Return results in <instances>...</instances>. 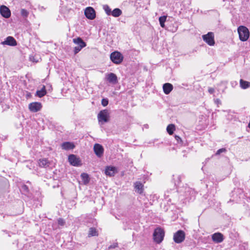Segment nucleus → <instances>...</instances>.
Segmentation results:
<instances>
[{
  "mask_svg": "<svg viewBox=\"0 0 250 250\" xmlns=\"http://www.w3.org/2000/svg\"><path fill=\"white\" fill-rule=\"evenodd\" d=\"M238 33L239 39L241 41H246L249 38L250 32L248 29L244 26H240L238 28Z\"/></svg>",
  "mask_w": 250,
  "mask_h": 250,
  "instance_id": "nucleus-1",
  "label": "nucleus"
},
{
  "mask_svg": "<svg viewBox=\"0 0 250 250\" xmlns=\"http://www.w3.org/2000/svg\"><path fill=\"white\" fill-rule=\"evenodd\" d=\"M110 113L108 110L104 109L100 111L98 114V119L99 122L101 124H104L109 121Z\"/></svg>",
  "mask_w": 250,
  "mask_h": 250,
  "instance_id": "nucleus-2",
  "label": "nucleus"
},
{
  "mask_svg": "<svg viewBox=\"0 0 250 250\" xmlns=\"http://www.w3.org/2000/svg\"><path fill=\"white\" fill-rule=\"evenodd\" d=\"M153 239L157 243H160L164 239L165 231L161 228H157L155 229L153 232Z\"/></svg>",
  "mask_w": 250,
  "mask_h": 250,
  "instance_id": "nucleus-3",
  "label": "nucleus"
},
{
  "mask_svg": "<svg viewBox=\"0 0 250 250\" xmlns=\"http://www.w3.org/2000/svg\"><path fill=\"white\" fill-rule=\"evenodd\" d=\"M73 41L74 43L78 45L74 48V53L75 54H77L86 45V43L80 37L74 39Z\"/></svg>",
  "mask_w": 250,
  "mask_h": 250,
  "instance_id": "nucleus-4",
  "label": "nucleus"
},
{
  "mask_svg": "<svg viewBox=\"0 0 250 250\" xmlns=\"http://www.w3.org/2000/svg\"><path fill=\"white\" fill-rule=\"evenodd\" d=\"M110 58L113 63L119 64L122 62L124 57L120 52L114 51L110 54Z\"/></svg>",
  "mask_w": 250,
  "mask_h": 250,
  "instance_id": "nucleus-5",
  "label": "nucleus"
},
{
  "mask_svg": "<svg viewBox=\"0 0 250 250\" xmlns=\"http://www.w3.org/2000/svg\"><path fill=\"white\" fill-rule=\"evenodd\" d=\"M202 39L209 46H213L215 44L214 36L213 32H209L207 34L202 35Z\"/></svg>",
  "mask_w": 250,
  "mask_h": 250,
  "instance_id": "nucleus-6",
  "label": "nucleus"
},
{
  "mask_svg": "<svg viewBox=\"0 0 250 250\" xmlns=\"http://www.w3.org/2000/svg\"><path fill=\"white\" fill-rule=\"evenodd\" d=\"M185 239V233L182 230H179L174 233L173 240L177 244L182 243Z\"/></svg>",
  "mask_w": 250,
  "mask_h": 250,
  "instance_id": "nucleus-7",
  "label": "nucleus"
},
{
  "mask_svg": "<svg viewBox=\"0 0 250 250\" xmlns=\"http://www.w3.org/2000/svg\"><path fill=\"white\" fill-rule=\"evenodd\" d=\"M105 80L112 84H116L118 82L116 75L111 72L105 74Z\"/></svg>",
  "mask_w": 250,
  "mask_h": 250,
  "instance_id": "nucleus-8",
  "label": "nucleus"
},
{
  "mask_svg": "<svg viewBox=\"0 0 250 250\" xmlns=\"http://www.w3.org/2000/svg\"><path fill=\"white\" fill-rule=\"evenodd\" d=\"M68 159L69 163L73 166L78 167L82 165L80 159L74 154L69 155Z\"/></svg>",
  "mask_w": 250,
  "mask_h": 250,
  "instance_id": "nucleus-9",
  "label": "nucleus"
},
{
  "mask_svg": "<svg viewBox=\"0 0 250 250\" xmlns=\"http://www.w3.org/2000/svg\"><path fill=\"white\" fill-rule=\"evenodd\" d=\"M117 172V168L112 166H106L104 170L105 174L109 177L114 176Z\"/></svg>",
  "mask_w": 250,
  "mask_h": 250,
  "instance_id": "nucleus-10",
  "label": "nucleus"
},
{
  "mask_svg": "<svg viewBox=\"0 0 250 250\" xmlns=\"http://www.w3.org/2000/svg\"><path fill=\"white\" fill-rule=\"evenodd\" d=\"M84 15L87 19L90 20H93L96 17L95 11L91 7H88L85 9Z\"/></svg>",
  "mask_w": 250,
  "mask_h": 250,
  "instance_id": "nucleus-11",
  "label": "nucleus"
},
{
  "mask_svg": "<svg viewBox=\"0 0 250 250\" xmlns=\"http://www.w3.org/2000/svg\"><path fill=\"white\" fill-rule=\"evenodd\" d=\"M28 107L31 112H37L41 109L42 105L41 103L33 102L29 104Z\"/></svg>",
  "mask_w": 250,
  "mask_h": 250,
  "instance_id": "nucleus-12",
  "label": "nucleus"
},
{
  "mask_svg": "<svg viewBox=\"0 0 250 250\" xmlns=\"http://www.w3.org/2000/svg\"><path fill=\"white\" fill-rule=\"evenodd\" d=\"M0 13L1 15L5 18H8L11 16V11L10 9L5 5L0 6Z\"/></svg>",
  "mask_w": 250,
  "mask_h": 250,
  "instance_id": "nucleus-13",
  "label": "nucleus"
},
{
  "mask_svg": "<svg viewBox=\"0 0 250 250\" xmlns=\"http://www.w3.org/2000/svg\"><path fill=\"white\" fill-rule=\"evenodd\" d=\"M1 44L3 45L15 46L17 45V42L13 37L8 36L3 42H1Z\"/></svg>",
  "mask_w": 250,
  "mask_h": 250,
  "instance_id": "nucleus-14",
  "label": "nucleus"
},
{
  "mask_svg": "<svg viewBox=\"0 0 250 250\" xmlns=\"http://www.w3.org/2000/svg\"><path fill=\"white\" fill-rule=\"evenodd\" d=\"M94 151L98 157H101L103 154L104 148L102 145L96 144L94 146Z\"/></svg>",
  "mask_w": 250,
  "mask_h": 250,
  "instance_id": "nucleus-15",
  "label": "nucleus"
},
{
  "mask_svg": "<svg viewBox=\"0 0 250 250\" xmlns=\"http://www.w3.org/2000/svg\"><path fill=\"white\" fill-rule=\"evenodd\" d=\"M212 240L216 243H220L224 240L223 235L220 232H216L212 235Z\"/></svg>",
  "mask_w": 250,
  "mask_h": 250,
  "instance_id": "nucleus-16",
  "label": "nucleus"
},
{
  "mask_svg": "<svg viewBox=\"0 0 250 250\" xmlns=\"http://www.w3.org/2000/svg\"><path fill=\"white\" fill-rule=\"evenodd\" d=\"M173 88V87L172 84L170 83H166L164 84L163 86L164 92L167 95L170 93V92L172 90Z\"/></svg>",
  "mask_w": 250,
  "mask_h": 250,
  "instance_id": "nucleus-17",
  "label": "nucleus"
},
{
  "mask_svg": "<svg viewBox=\"0 0 250 250\" xmlns=\"http://www.w3.org/2000/svg\"><path fill=\"white\" fill-rule=\"evenodd\" d=\"M62 147L65 150H70L73 149L75 147V145L72 143L66 142L62 144Z\"/></svg>",
  "mask_w": 250,
  "mask_h": 250,
  "instance_id": "nucleus-18",
  "label": "nucleus"
},
{
  "mask_svg": "<svg viewBox=\"0 0 250 250\" xmlns=\"http://www.w3.org/2000/svg\"><path fill=\"white\" fill-rule=\"evenodd\" d=\"M46 94V90L45 89V86L43 85L42 87L40 90H38L36 91L35 94V96L40 98H42Z\"/></svg>",
  "mask_w": 250,
  "mask_h": 250,
  "instance_id": "nucleus-19",
  "label": "nucleus"
},
{
  "mask_svg": "<svg viewBox=\"0 0 250 250\" xmlns=\"http://www.w3.org/2000/svg\"><path fill=\"white\" fill-rule=\"evenodd\" d=\"M112 13L111 15L113 17L117 18L121 16L122 14V11L119 8H115L113 11H112Z\"/></svg>",
  "mask_w": 250,
  "mask_h": 250,
  "instance_id": "nucleus-20",
  "label": "nucleus"
},
{
  "mask_svg": "<svg viewBox=\"0 0 250 250\" xmlns=\"http://www.w3.org/2000/svg\"><path fill=\"white\" fill-rule=\"evenodd\" d=\"M240 85L242 89H246L250 86V83L241 79L240 81Z\"/></svg>",
  "mask_w": 250,
  "mask_h": 250,
  "instance_id": "nucleus-21",
  "label": "nucleus"
},
{
  "mask_svg": "<svg viewBox=\"0 0 250 250\" xmlns=\"http://www.w3.org/2000/svg\"><path fill=\"white\" fill-rule=\"evenodd\" d=\"M143 185L140 182H136L135 183V188L137 190V192L141 194L143 192Z\"/></svg>",
  "mask_w": 250,
  "mask_h": 250,
  "instance_id": "nucleus-22",
  "label": "nucleus"
},
{
  "mask_svg": "<svg viewBox=\"0 0 250 250\" xmlns=\"http://www.w3.org/2000/svg\"><path fill=\"white\" fill-rule=\"evenodd\" d=\"M39 165L41 167H46L49 166V163L46 159H43L40 160Z\"/></svg>",
  "mask_w": 250,
  "mask_h": 250,
  "instance_id": "nucleus-23",
  "label": "nucleus"
},
{
  "mask_svg": "<svg viewBox=\"0 0 250 250\" xmlns=\"http://www.w3.org/2000/svg\"><path fill=\"white\" fill-rule=\"evenodd\" d=\"M81 178L83 182V183L86 185L89 182V176L87 174L83 173L81 175Z\"/></svg>",
  "mask_w": 250,
  "mask_h": 250,
  "instance_id": "nucleus-24",
  "label": "nucleus"
},
{
  "mask_svg": "<svg viewBox=\"0 0 250 250\" xmlns=\"http://www.w3.org/2000/svg\"><path fill=\"white\" fill-rule=\"evenodd\" d=\"M98 232L97 229L94 228H90L89 230V236H98Z\"/></svg>",
  "mask_w": 250,
  "mask_h": 250,
  "instance_id": "nucleus-25",
  "label": "nucleus"
},
{
  "mask_svg": "<svg viewBox=\"0 0 250 250\" xmlns=\"http://www.w3.org/2000/svg\"><path fill=\"white\" fill-rule=\"evenodd\" d=\"M175 129V125L173 124H170L167 127V132L169 135H172Z\"/></svg>",
  "mask_w": 250,
  "mask_h": 250,
  "instance_id": "nucleus-26",
  "label": "nucleus"
},
{
  "mask_svg": "<svg viewBox=\"0 0 250 250\" xmlns=\"http://www.w3.org/2000/svg\"><path fill=\"white\" fill-rule=\"evenodd\" d=\"M20 190H21V193L25 195H26L29 193L28 188L25 185H22L20 188Z\"/></svg>",
  "mask_w": 250,
  "mask_h": 250,
  "instance_id": "nucleus-27",
  "label": "nucleus"
},
{
  "mask_svg": "<svg viewBox=\"0 0 250 250\" xmlns=\"http://www.w3.org/2000/svg\"><path fill=\"white\" fill-rule=\"evenodd\" d=\"M167 17L166 16H161L159 18V21L160 22V24L161 26L163 28L165 27V22L166 21Z\"/></svg>",
  "mask_w": 250,
  "mask_h": 250,
  "instance_id": "nucleus-28",
  "label": "nucleus"
},
{
  "mask_svg": "<svg viewBox=\"0 0 250 250\" xmlns=\"http://www.w3.org/2000/svg\"><path fill=\"white\" fill-rule=\"evenodd\" d=\"M103 9H104L105 13L108 15H111V14L112 13L111 9L110 8L108 5H103Z\"/></svg>",
  "mask_w": 250,
  "mask_h": 250,
  "instance_id": "nucleus-29",
  "label": "nucleus"
},
{
  "mask_svg": "<svg viewBox=\"0 0 250 250\" xmlns=\"http://www.w3.org/2000/svg\"><path fill=\"white\" fill-rule=\"evenodd\" d=\"M21 14L23 17H27L28 15V12L26 10L22 9L21 10Z\"/></svg>",
  "mask_w": 250,
  "mask_h": 250,
  "instance_id": "nucleus-30",
  "label": "nucleus"
},
{
  "mask_svg": "<svg viewBox=\"0 0 250 250\" xmlns=\"http://www.w3.org/2000/svg\"><path fill=\"white\" fill-rule=\"evenodd\" d=\"M227 150L225 148H220L219 149H218L217 152H216V155H219L221 153H223V152H226Z\"/></svg>",
  "mask_w": 250,
  "mask_h": 250,
  "instance_id": "nucleus-31",
  "label": "nucleus"
},
{
  "mask_svg": "<svg viewBox=\"0 0 250 250\" xmlns=\"http://www.w3.org/2000/svg\"><path fill=\"white\" fill-rule=\"evenodd\" d=\"M108 104V100L107 99H103L102 100V104L104 106H106Z\"/></svg>",
  "mask_w": 250,
  "mask_h": 250,
  "instance_id": "nucleus-32",
  "label": "nucleus"
},
{
  "mask_svg": "<svg viewBox=\"0 0 250 250\" xmlns=\"http://www.w3.org/2000/svg\"><path fill=\"white\" fill-rule=\"evenodd\" d=\"M58 223L59 225L61 226H62L64 225L65 224V221L64 220L62 219V218H59L58 220Z\"/></svg>",
  "mask_w": 250,
  "mask_h": 250,
  "instance_id": "nucleus-33",
  "label": "nucleus"
},
{
  "mask_svg": "<svg viewBox=\"0 0 250 250\" xmlns=\"http://www.w3.org/2000/svg\"><path fill=\"white\" fill-rule=\"evenodd\" d=\"M118 247V243H114L112 245H110L108 247V250H111L113 249H115Z\"/></svg>",
  "mask_w": 250,
  "mask_h": 250,
  "instance_id": "nucleus-34",
  "label": "nucleus"
},
{
  "mask_svg": "<svg viewBox=\"0 0 250 250\" xmlns=\"http://www.w3.org/2000/svg\"><path fill=\"white\" fill-rule=\"evenodd\" d=\"M175 140L177 141V143H181L182 142V139L181 138L177 136V135H175Z\"/></svg>",
  "mask_w": 250,
  "mask_h": 250,
  "instance_id": "nucleus-35",
  "label": "nucleus"
},
{
  "mask_svg": "<svg viewBox=\"0 0 250 250\" xmlns=\"http://www.w3.org/2000/svg\"><path fill=\"white\" fill-rule=\"evenodd\" d=\"M208 91L210 94H213L214 92V89L212 87H209L208 89Z\"/></svg>",
  "mask_w": 250,
  "mask_h": 250,
  "instance_id": "nucleus-36",
  "label": "nucleus"
},
{
  "mask_svg": "<svg viewBox=\"0 0 250 250\" xmlns=\"http://www.w3.org/2000/svg\"><path fill=\"white\" fill-rule=\"evenodd\" d=\"M237 84V83L236 81H233L231 82V86L234 87Z\"/></svg>",
  "mask_w": 250,
  "mask_h": 250,
  "instance_id": "nucleus-37",
  "label": "nucleus"
},
{
  "mask_svg": "<svg viewBox=\"0 0 250 250\" xmlns=\"http://www.w3.org/2000/svg\"><path fill=\"white\" fill-rule=\"evenodd\" d=\"M215 103L217 104H221V101L219 99H216L215 100Z\"/></svg>",
  "mask_w": 250,
  "mask_h": 250,
  "instance_id": "nucleus-38",
  "label": "nucleus"
}]
</instances>
